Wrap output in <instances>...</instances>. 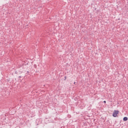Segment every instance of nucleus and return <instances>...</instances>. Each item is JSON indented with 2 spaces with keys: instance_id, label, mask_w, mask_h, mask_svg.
<instances>
[{
  "instance_id": "f257e3e1",
  "label": "nucleus",
  "mask_w": 128,
  "mask_h": 128,
  "mask_svg": "<svg viewBox=\"0 0 128 128\" xmlns=\"http://www.w3.org/2000/svg\"><path fill=\"white\" fill-rule=\"evenodd\" d=\"M118 110H114V112L112 114V116H114V118H116V116H118Z\"/></svg>"
},
{
  "instance_id": "f03ea898",
  "label": "nucleus",
  "mask_w": 128,
  "mask_h": 128,
  "mask_svg": "<svg viewBox=\"0 0 128 128\" xmlns=\"http://www.w3.org/2000/svg\"><path fill=\"white\" fill-rule=\"evenodd\" d=\"M128 120V117H126V116H125V117H124V118H123V120H124V122H126V120Z\"/></svg>"
},
{
  "instance_id": "7ed1b4c3",
  "label": "nucleus",
  "mask_w": 128,
  "mask_h": 128,
  "mask_svg": "<svg viewBox=\"0 0 128 128\" xmlns=\"http://www.w3.org/2000/svg\"><path fill=\"white\" fill-rule=\"evenodd\" d=\"M104 104H106V100L104 101Z\"/></svg>"
},
{
  "instance_id": "20e7f679",
  "label": "nucleus",
  "mask_w": 128,
  "mask_h": 128,
  "mask_svg": "<svg viewBox=\"0 0 128 128\" xmlns=\"http://www.w3.org/2000/svg\"><path fill=\"white\" fill-rule=\"evenodd\" d=\"M64 80H66V76H64Z\"/></svg>"
},
{
  "instance_id": "39448f33",
  "label": "nucleus",
  "mask_w": 128,
  "mask_h": 128,
  "mask_svg": "<svg viewBox=\"0 0 128 128\" xmlns=\"http://www.w3.org/2000/svg\"><path fill=\"white\" fill-rule=\"evenodd\" d=\"M19 78H22V76H20Z\"/></svg>"
},
{
  "instance_id": "423d86ee",
  "label": "nucleus",
  "mask_w": 128,
  "mask_h": 128,
  "mask_svg": "<svg viewBox=\"0 0 128 128\" xmlns=\"http://www.w3.org/2000/svg\"><path fill=\"white\" fill-rule=\"evenodd\" d=\"M74 84H76V82H74Z\"/></svg>"
}]
</instances>
